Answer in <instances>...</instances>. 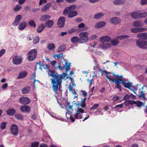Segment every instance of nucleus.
<instances>
[{
    "label": "nucleus",
    "mask_w": 147,
    "mask_h": 147,
    "mask_svg": "<svg viewBox=\"0 0 147 147\" xmlns=\"http://www.w3.org/2000/svg\"><path fill=\"white\" fill-rule=\"evenodd\" d=\"M70 63L67 62L65 63V65L63 67L58 65L57 68L60 70H63L65 69L66 71V73H63L60 74L54 70L49 69L48 70V75L52 77L51 79V81L52 84V87L53 91L57 92L58 88L59 89L62 83V80L67 76V73L70 69Z\"/></svg>",
    "instance_id": "f257e3e1"
},
{
    "label": "nucleus",
    "mask_w": 147,
    "mask_h": 147,
    "mask_svg": "<svg viewBox=\"0 0 147 147\" xmlns=\"http://www.w3.org/2000/svg\"><path fill=\"white\" fill-rule=\"evenodd\" d=\"M37 51L36 49H34L31 50L28 53V59L32 61L35 59L37 55Z\"/></svg>",
    "instance_id": "f03ea898"
},
{
    "label": "nucleus",
    "mask_w": 147,
    "mask_h": 147,
    "mask_svg": "<svg viewBox=\"0 0 147 147\" xmlns=\"http://www.w3.org/2000/svg\"><path fill=\"white\" fill-rule=\"evenodd\" d=\"M136 44L139 48L142 49H147V41L139 39L136 41Z\"/></svg>",
    "instance_id": "7ed1b4c3"
},
{
    "label": "nucleus",
    "mask_w": 147,
    "mask_h": 147,
    "mask_svg": "<svg viewBox=\"0 0 147 147\" xmlns=\"http://www.w3.org/2000/svg\"><path fill=\"white\" fill-rule=\"evenodd\" d=\"M76 113L74 115V117L77 119H80L83 118V115L80 113H83L84 112V109L80 108L78 107L76 109Z\"/></svg>",
    "instance_id": "20e7f679"
},
{
    "label": "nucleus",
    "mask_w": 147,
    "mask_h": 147,
    "mask_svg": "<svg viewBox=\"0 0 147 147\" xmlns=\"http://www.w3.org/2000/svg\"><path fill=\"white\" fill-rule=\"evenodd\" d=\"M23 58L21 55H17L13 57L12 61L13 63L16 65H20L22 63Z\"/></svg>",
    "instance_id": "39448f33"
},
{
    "label": "nucleus",
    "mask_w": 147,
    "mask_h": 147,
    "mask_svg": "<svg viewBox=\"0 0 147 147\" xmlns=\"http://www.w3.org/2000/svg\"><path fill=\"white\" fill-rule=\"evenodd\" d=\"M10 131L12 135L15 136H17L18 133V126L15 124H12L10 127Z\"/></svg>",
    "instance_id": "423d86ee"
},
{
    "label": "nucleus",
    "mask_w": 147,
    "mask_h": 147,
    "mask_svg": "<svg viewBox=\"0 0 147 147\" xmlns=\"http://www.w3.org/2000/svg\"><path fill=\"white\" fill-rule=\"evenodd\" d=\"M88 33L87 32H83L81 33L79 36L81 37L80 38L82 43L87 42L88 40Z\"/></svg>",
    "instance_id": "0eeeda50"
},
{
    "label": "nucleus",
    "mask_w": 147,
    "mask_h": 147,
    "mask_svg": "<svg viewBox=\"0 0 147 147\" xmlns=\"http://www.w3.org/2000/svg\"><path fill=\"white\" fill-rule=\"evenodd\" d=\"M86 98L85 97L83 99H82L80 101V104L79 103H76V102L74 101L73 102V105H76L77 106V108L78 107L80 106L82 108H85L86 106Z\"/></svg>",
    "instance_id": "6e6552de"
},
{
    "label": "nucleus",
    "mask_w": 147,
    "mask_h": 147,
    "mask_svg": "<svg viewBox=\"0 0 147 147\" xmlns=\"http://www.w3.org/2000/svg\"><path fill=\"white\" fill-rule=\"evenodd\" d=\"M65 17L63 16L60 17L57 23L58 26L60 28H63L65 25Z\"/></svg>",
    "instance_id": "1a4fd4ad"
},
{
    "label": "nucleus",
    "mask_w": 147,
    "mask_h": 147,
    "mask_svg": "<svg viewBox=\"0 0 147 147\" xmlns=\"http://www.w3.org/2000/svg\"><path fill=\"white\" fill-rule=\"evenodd\" d=\"M19 101L21 104L24 105H27L30 103V100L27 97H22L20 98Z\"/></svg>",
    "instance_id": "9d476101"
},
{
    "label": "nucleus",
    "mask_w": 147,
    "mask_h": 147,
    "mask_svg": "<svg viewBox=\"0 0 147 147\" xmlns=\"http://www.w3.org/2000/svg\"><path fill=\"white\" fill-rule=\"evenodd\" d=\"M75 7V6L74 5H71L66 7L64 11L63 14L64 15L69 14V13H70L74 10Z\"/></svg>",
    "instance_id": "9b49d317"
},
{
    "label": "nucleus",
    "mask_w": 147,
    "mask_h": 147,
    "mask_svg": "<svg viewBox=\"0 0 147 147\" xmlns=\"http://www.w3.org/2000/svg\"><path fill=\"white\" fill-rule=\"evenodd\" d=\"M121 21V19L119 18L114 17L112 18L110 20L111 23L114 24H117Z\"/></svg>",
    "instance_id": "f8f14e48"
},
{
    "label": "nucleus",
    "mask_w": 147,
    "mask_h": 147,
    "mask_svg": "<svg viewBox=\"0 0 147 147\" xmlns=\"http://www.w3.org/2000/svg\"><path fill=\"white\" fill-rule=\"evenodd\" d=\"M20 110L23 113H29L31 109L29 106L24 105L21 106L20 107Z\"/></svg>",
    "instance_id": "ddd939ff"
},
{
    "label": "nucleus",
    "mask_w": 147,
    "mask_h": 147,
    "mask_svg": "<svg viewBox=\"0 0 147 147\" xmlns=\"http://www.w3.org/2000/svg\"><path fill=\"white\" fill-rule=\"evenodd\" d=\"M22 19V16L21 15L17 16L15 18V20L12 24V25L14 26H17L19 23L20 22Z\"/></svg>",
    "instance_id": "4468645a"
},
{
    "label": "nucleus",
    "mask_w": 147,
    "mask_h": 147,
    "mask_svg": "<svg viewBox=\"0 0 147 147\" xmlns=\"http://www.w3.org/2000/svg\"><path fill=\"white\" fill-rule=\"evenodd\" d=\"M112 76L111 78H110L109 76H106V78L108 79L109 81H112L113 82V79H115V80H116L117 79L119 78V76L118 75H115L113 73H112Z\"/></svg>",
    "instance_id": "2eb2a0df"
},
{
    "label": "nucleus",
    "mask_w": 147,
    "mask_h": 147,
    "mask_svg": "<svg viewBox=\"0 0 147 147\" xmlns=\"http://www.w3.org/2000/svg\"><path fill=\"white\" fill-rule=\"evenodd\" d=\"M145 30L144 28H133L131 29V31L132 33H137L144 31Z\"/></svg>",
    "instance_id": "dca6fc26"
},
{
    "label": "nucleus",
    "mask_w": 147,
    "mask_h": 147,
    "mask_svg": "<svg viewBox=\"0 0 147 147\" xmlns=\"http://www.w3.org/2000/svg\"><path fill=\"white\" fill-rule=\"evenodd\" d=\"M140 12L138 11L133 12L131 13V17L135 19L140 18Z\"/></svg>",
    "instance_id": "f3484780"
},
{
    "label": "nucleus",
    "mask_w": 147,
    "mask_h": 147,
    "mask_svg": "<svg viewBox=\"0 0 147 147\" xmlns=\"http://www.w3.org/2000/svg\"><path fill=\"white\" fill-rule=\"evenodd\" d=\"M106 24V23L105 22L103 21L100 22L96 23L94 26V27L96 28H100L105 26Z\"/></svg>",
    "instance_id": "a211bd4d"
},
{
    "label": "nucleus",
    "mask_w": 147,
    "mask_h": 147,
    "mask_svg": "<svg viewBox=\"0 0 147 147\" xmlns=\"http://www.w3.org/2000/svg\"><path fill=\"white\" fill-rule=\"evenodd\" d=\"M138 38L147 39V33H142L138 34L137 36Z\"/></svg>",
    "instance_id": "6ab92c4d"
},
{
    "label": "nucleus",
    "mask_w": 147,
    "mask_h": 147,
    "mask_svg": "<svg viewBox=\"0 0 147 147\" xmlns=\"http://www.w3.org/2000/svg\"><path fill=\"white\" fill-rule=\"evenodd\" d=\"M16 113V110L13 108L10 109L7 111V114L10 116H13Z\"/></svg>",
    "instance_id": "aec40b11"
},
{
    "label": "nucleus",
    "mask_w": 147,
    "mask_h": 147,
    "mask_svg": "<svg viewBox=\"0 0 147 147\" xmlns=\"http://www.w3.org/2000/svg\"><path fill=\"white\" fill-rule=\"evenodd\" d=\"M30 87L29 86H26L24 87L22 90V94H25L28 93L30 91Z\"/></svg>",
    "instance_id": "412c9836"
},
{
    "label": "nucleus",
    "mask_w": 147,
    "mask_h": 147,
    "mask_svg": "<svg viewBox=\"0 0 147 147\" xmlns=\"http://www.w3.org/2000/svg\"><path fill=\"white\" fill-rule=\"evenodd\" d=\"M71 41L72 43L74 44H76L78 42H81L80 38V39L77 36H74L72 37L71 39Z\"/></svg>",
    "instance_id": "4be33fe9"
},
{
    "label": "nucleus",
    "mask_w": 147,
    "mask_h": 147,
    "mask_svg": "<svg viewBox=\"0 0 147 147\" xmlns=\"http://www.w3.org/2000/svg\"><path fill=\"white\" fill-rule=\"evenodd\" d=\"M51 3H48L42 7L41 9V11L43 12L46 11L47 9H49L50 8L51 6Z\"/></svg>",
    "instance_id": "5701e85b"
},
{
    "label": "nucleus",
    "mask_w": 147,
    "mask_h": 147,
    "mask_svg": "<svg viewBox=\"0 0 147 147\" xmlns=\"http://www.w3.org/2000/svg\"><path fill=\"white\" fill-rule=\"evenodd\" d=\"M27 75V72L26 71H23L20 72L18 77V79H20L25 77Z\"/></svg>",
    "instance_id": "b1692460"
},
{
    "label": "nucleus",
    "mask_w": 147,
    "mask_h": 147,
    "mask_svg": "<svg viewBox=\"0 0 147 147\" xmlns=\"http://www.w3.org/2000/svg\"><path fill=\"white\" fill-rule=\"evenodd\" d=\"M66 48V47L65 45H60L58 49L56 50V51L57 53L61 52L64 50Z\"/></svg>",
    "instance_id": "393cba45"
},
{
    "label": "nucleus",
    "mask_w": 147,
    "mask_h": 147,
    "mask_svg": "<svg viewBox=\"0 0 147 147\" xmlns=\"http://www.w3.org/2000/svg\"><path fill=\"white\" fill-rule=\"evenodd\" d=\"M26 27V22H21L18 26V28L20 30H24Z\"/></svg>",
    "instance_id": "a878e982"
},
{
    "label": "nucleus",
    "mask_w": 147,
    "mask_h": 147,
    "mask_svg": "<svg viewBox=\"0 0 147 147\" xmlns=\"http://www.w3.org/2000/svg\"><path fill=\"white\" fill-rule=\"evenodd\" d=\"M111 38L108 36H106L104 37H102L100 38V41L101 42H108L111 40Z\"/></svg>",
    "instance_id": "bb28decb"
},
{
    "label": "nucleus",
    "mask_w": 147,
    "mask_h": 147,
    "mask_svg": "<svg viewBox=\"0 0 147 147\" xmlns=\"http://www.w3.org/2000/svg\"><path fill=\"white\" fill-rule=\"evenodd\" d=\"M104 14L102 13H96L94 16V18L95 19H98L102 18Z\"/></svg>",
    "instance_id": "cd10ccee"
},
{
    "label": "nucleus",
    "mask_w": 147,
    "mask_h": 147,
    "mask_svg": "<svg viewBox=\"0 0 147 147\" xmlns=\"http://www.w3.org/2000/svg\"><path fill=\"white\" fill-rule=\"evenodd\" d=\"M45 26L44 24H42L38 26L37 29V32L38 33L41 32L45 29Z\"/></svg>",
    "instance_id": "c85d7f7f"
},
{
    "label": "nucleus",
    "mask_w": 147,
    "mask_h": 147,
    "mask_svg": "<svg viewBox=\"0 0 147 147\" xmlns=\"http://www.w3.org/2000/svg\"><path fill=\"white\" fill-rule=\"evenodd\" d=\"M45 24L48 27L51 28L54 24V22L52 20H48L46 22Z\"/></svg>",
    "instance_id": "c756f323"
},
{
    "label": "nucleus",
    "mask_w": 147,
    "mask_h": 147,
    "mask_svg": "<svg viewBox=\"0 0 147 147\" xmlns=\"http://www.w3.org/2000/svg\"><path fill=\"white\" fill-rule=\"evenodd\" d=\"M133 26L135 27H140L142 26L143 24L141 21H136L134 22Z\"/></svg>",
    "instance_id": "7c9ffc66"
},
{
    "label": "nucleus",
    "mask_w": 147,
    "mask_h": 147,
    "mask_svg": "<svg viewBox=\"0 0 147 147\" xmlns=\"http://www.w3.org/2000/svg\"><path fill=\"white\" fill-rule=\"evenodd\" d=\"M125 0H115L113 3L115 5H121L125 3Z\"/></svg>",
    "instance_id": "2f4dec72"
},
{
    "label": "nucleus",
    "mask_w": 147,
    "mask_h": 147,
    "mask_svg": "<svg viewBox=\"0 0 147 147\" xmlns=\"http://www.w3.org/2000/svg\"><path fill=\"white\" fill-rule=\"evenodd\" d=\"M111 46V44L109 43H104L103 45L101 46V47L103 49H105L110 48Z\"/></svg>",
    "instance_id": "473e14b6"
},
{
    "label": "nucleus",
    "mask_w": 147,
    "mask_h": 147,
    "mask_svg": "<svg viewBox=\"0 0 147 147\" xmlns=\"http://www.w3.org/2000/svg\"><path fill=\"white\" fill-rule=\"evenodd\" d=\"M15 117L18 120H22L24 119L23 116L19 113H17L15 115Z\"/></svg>",
    "instance_id": "72a5a7b5"
},
{
    "label": "nucleus",
    "mask_w": 147,
    "mask_h": 147,
    "mask_svg": "<svg viewBox=\"0 0 147 147\" xmlns=\"http://www.w3.org/2000/svg\"><path fill=\"white\" fill-rule=\"evenodd\" d=\"M77 14V12L75 11H73L68 15V17L69 18H73Z\"/></svg>",
    "instance_id": "f704fd0d"
},
{
    "label": "nucleus",
    "mask_w": 147,
    "mask_h": 147,
    "mask_svg": "<svg viewBox=\"0 0 147 147\" xmlns=\"http://www.w3.org/2000/svg\"><path fill=\"white\" fill-rule=\"evenodd\" d=\"M50 18V17L49 15H46L42 16L40 19V20L43 21H45L47 20V19H49Z\"/></svg>",
    "instance_id": "c9c22d12"
},
{
    "label": "nucleus",
    "mask_w": 147,
    "mask_h": 147,
    "mask_svg": "<svg viewBox=\"0 0 147 147\" xmlns=\"http://www.w3.org/2000/svg\"><path fill=\"white\" fill-rule=\"evenodd\" d=\"M123 80L122 79H120V78H119L117 79L116 80H115V79L113 80V82L115 83V84L116 85H120L121 82L122 83V81H123Z\"/></svg>",
    "instance_id": "e433bc0d"
},
{
    "label": "nucleus",
    "mask_w": 147,
    "mask_h": 147,
    "mask_svg": "<svg viewBox=\"0 0 147 147\" xmlns=\"http://www.w3.org/2000/svg\"><path fill=\"white\" fill-rule=\"evenodd\" d=\"M122 84L124 87L127 88H129L130 87H133V86L130 84L129 82L126 83L125 82V81L124 80L122 81Z\"/></svg>",
    "instance_id": "4c0bfd02"
},
{
    "label": "nucleus",
    "mask_w": 147,
    "mask_h": 147,
    "mask_svg": "<svg viewBox=\"0 0 147 147\" xmlns=\"http://www.w3.org/2000/svg\"><path fill=\"white\" fill-rule=\"evenodd\" d=\"M116 38L115 39L112 40L111 41V44L113 46L117 45L119 42V41Z\"/></svg>",
    "instance_id": "58836bf2"
},
{
    "label": "nucleus",
    "mask_w": 147,
    "mask_h": 147,
    "mask_svg": "<svg viewBox=\"0 0 147 147\" xmlns=\"http://www.w3.org/2000/svg\"><path fill=\"white\" fill-rule=\"evenodd\" d=\"M55 45L53 43H50L48 44L47 48L49 50H52L55 48Z\"/></svg>",
    "instance_id": "ea45409f"
},
{
    "label": "nucleus",
    "mask_w": 147,
    "mask_h": 147,
    "mask_svg": "<svg viewBox=\"0 0 147 147\" xmlns=\"http://www.w3.org/2000/svg\"><path fill=\"white\" fill-rule=\"evenodd\" d=\"M129 37V36L127 35H123L118 36L116 37V38L117 39H119L121 40L128 38Z\"/></svg>",
    "instance_id": "a19ab883"
},
{
    "label": "nucleus",
    "mask_w": 147,
    "mask_h": 147,
    "mask_svg": "<svg viewBox=\"0 0 147 147\" xmlns=\"http://www.w3.org/2000/svg\"><path fill=\"white\" fill-rule=\"evenodd\" d=\"M140 18H146L147 17V13L146 12H140Z\"/></svg>",
    "instance_id": "79ce46f5"
},
{
    "label": "nucleus",
    "mask_w": 147,
    "mask_h": 147,
    "mask_svg": "<svg viewBox=\"0 0 147 147\" xmlns=\"http://www.w3.org/2000/svg\"><path fill=\"white\" fill-rule=\"evenodd\" d=\"M29 25L34 28H35L36 26V24L34 21L33 20H31L28 22Z\"/></svg>",
    "instance_id": "37998d69"
},
{
    "label": "nucleus",
    "mask_w": 147,
    "mask_h": 147,
    "mask_svg": "<svg viewBox=\"0 0 147 147\" xmlns=\"http://www.w3.org/2000/svg\"><path fill=\"white\" fill-rule=\"evenodd\" d=\"M39 144L38 142H33L31 145V147H38Z\"/></svg>",
    "instance_id": "c03bdc74"
},
{
    "label": "nucleus",
    "mask_w": 147,
    "mask_h": 147,
    "mask_svg": "<svg viewBox=\"0 0 147 147\" xmlns=\"http://www.w3.org/2000/svg\"><path fill=\"white\" fill-rule=\"evenodd\" d=\"M22 8V6L19 5H17L14 8L13 10L15 11H19Z\"/></svg>",
    "instance_id": "a18cd8bd"
},
{
    "label": "nucleus",
    "mask_w": 147,
    "mask_h": 147,
    "mask_svg": "<svg viewBox=\"0 0 147 147\" xmlns=\"http://www.w3.org/2000/svg\"><path fill=\"white\" fill-rule=\"evenodd\" d=\"M99 106V105L98 104H95L93 106L90 108V110H94L96 109Z\"/></svg>",
    "instance_id": "49530a36"
},
{
    "label": "nucleus",
    "mask_w": 147,
    "mask_h": 147,
    "mask_svg": "<svg viewBox=\"0 0 147 147\" xmlns=\"http://www.w3.org/2000/svg\"><path fill=\"white\" fill-rule=\"evenodd\" d=\"M39 38L38 36H36L34 38L33 40V43L34 44H36L39 42Z\"/></svg>",
    "instance_id": "de8ad7c7"
},
{
    "label": "nucleus",
    "mask_w": 147,
    "mask_h": 147,
    "mask_svg": "<svg viewBox=\"0 0 147 147\" xmlns=\"http://www.w3.org/2000/svg\"><path fill=\"white\" fill-rule=\"evenodd\" d=\"M144 92L143 91H141L140 94L139 95V97L142 98L144 100L146 99V98L144 94Z\"/></svg>",
    "instance_id": "09e8293b"
},
{
    "label": "nucleus",
    "mask_w": 147,
    "mask_h": 147,
    "mask_svg": "<svg viewBox=\"0 0 147 147\" xmlns=\"http://www.w3.org/2000/svg\"><path fill=\"white\" fill-rule=\"evenodd\" d=\"M100 71L101 72V76L103 75V73H104L105 74L106 76H109L108 74H109V72L106 70H102L101 69H100Z\"/></svg>",
    "instance_id": "8fccbe9b"
},
{
    "label": "nucleus",
    "mask_w": 147,
    "mask_h": 147,
    "mask_svg": "<svg viewBox=\"0 0 147 147\" xmlns=\"http://www.w3.org/2000/svg\"><path fill=\"white\" fill-rule=\"evenodd\" d=\"M6 122H3L1 123L0 124L1 128L2 129H5L6 127Z\"/></svg>",
    "instance_id": "3c124183"
},
{
    "label": "nucleus",
    "mask_w": 147,
    "mask_h": 147,
    "mask_svg": "<svg viewBox=\"0 0 147 147\" xmlns=\"http://www.w3.org/2000/svg\"><path fill=\"white\" fill-rule=\"evenodd\" d=\"M136 106L138 107H140L143 105V103L142 102L138 101H136Z\"/></svg>",
    "instance_id": "603ef678"
},
{
    "label": "nucleus",
    "mask_w": 147,
    "mask_h": 147,
    "mask_svg": "<svg viewBox=\"0 0 147 147\" xmlns=\"http://www.w3.org/2000/svg\"><path fill=\"white\" fill-rule=\"evenodd\" d=\"M34 38V35L33 34H31L30 35H28L27 36V39L29 40H32Z\"/></svg>",
    "instance_id": "864d4df0"
},
{
    "label": "nucleus",
    "mask_w": 147,
    "mask_h": 147,
    "mask_svg": "<svg viewBox=\"0 0 147 147\" xmlns=\"http://www.w3.org/2000/svg\"><path fill=\"white\" fill-rule=\"evenodd\" d=\"M123 103H122L121 104L116 105L114 107V109H116L119 107L121 109H122L123 108Z\"/></svg>",
    "instance_id": "5fc2aeb1"
},
{
    "label": "nucleus",
    "mask_w": 147,
    "mask_h": 147,
    "mask_svg": "<svg viewBox=\"0 0 147 147\" xmlns=\"http://www.w3.org/2000/svg\"><path fill=\"white\" fill-rule=\"evenodd\" d=\"M77 30L73 28L70 30L68 31V33L70 34H71L74 32H77Z\"/></svg>",
    "instance_id": "6e6d98bb"
},
{
    "label": "nucleus",
    "mask_w": 147,
    "mask_h": 147,
    "mask_svg": "<svg viewBox=\"0 0 147 147\" xmlns=\"http://www.w3.org/2000/svg\"><path fill=\"white\" fill-rule=\"evenodd\" d=\"M63 53H61L59 54H56L54 55L53 57L56 58V57L57 59H59L60 57H63Z\"/></svg>",
    "instance_id": "4d7b16f0"
},
{
    "label": "nucleus",
    "mask_w": 147,
    "mask_h": 147,
    "mask_svg": "<svg viewBox=\"0 0 147 147\" xmlns=\"http://www.w3.org/2000/svg\"><path fill=\"white\" fill-rule=\"evenodd\" d=\"M130 98V96L128 94H126L125 96L123 97V100H129Z\"/></svg>",
    "instance_id": "13d9d810"
},
{
    "label": "nucleus",
    "mask_w": 147,
    "mask_h": 147,
    "mask_svg": "<svg viewBox=\"0 0 147 147\" xmlns=\"http://www.w3.org/2000/svg\"><path fill=\"white\" fill-rule=\"evenodd\" d=\"M5 50L4 49L0 51V57L2 56L5 53Z\"/></svg>",
    "instance_id": "bf43d9fd"
},
{
    "label": "nucleus",
    "mask_w": 147,
    "mask_h": 147,
    "mask_svg": "<svg viewBox=\"0 0 147 147\" xmlns=\"http://www.w3.org/2000/svg\"><path fill=\"white\" fill-rule=\"evenodd\" d=\"M47 3V0H40L39 4L40 5H41L43 3Z\"/></svg>",
    "instance_id": "052dcab7"
},
{
    "label": "nucleus",
    "mask_w": 147,
    "mask_h": 147,
    "mask_svg": "<svg viewBox=\"0 0 147 147\" xmlns=\"http://www.w3.org/2000/svg\"><path fill=\"white\" fill-rule=\"evenodd\" d=\"M141 4L142 5H144L147 4V0H141Z\"/></svg>",
    "instance_id": "680f3d73"
},
{
    "label": "nucleus",
    "mask_w": 147,
    "mask_h": 147,
    "mask_svg": "<svg viewBox=\"0 0 147 147\" xmlns=\"http://www.w3.org/2000/svg\"><path fill=\"white\" fill-rule=\"evenodd\" d=\"M129 102V105H132L133 104H136V101L134 100H128Z\"/></svg>",
    "instance_id": "e2e57ef3"
},
{
    "label": "nucleus",
    "mask_w": 147,
    "mask_h": 147,
    "mask_svg": "<svg viewBox=\"0 0 147 147\" xmlns=\"http://www.w3.org/2000/svg\"><path fill=\"white\" fill-rule=\"evenodd\" d=\"M100 0H89V2L91 3H94L99 1Z\"/></svg>",
    "instance_id": "0e129e2a"
},
{
    "label": "nucleus",
    "mask_w": 147,
    "mask_h": 147,
    "mask_svg": "<svg viewBox=\"0 0 147 147\" xmlns=\"http://www.w3.org/2000/svg\"><path fill=\"white\" fill-rule=\"evenodd\" d=\"M85 26V25L83 23H81L80 24L78 25V28H82L84 27Z\"/></svg>",
    "instance_id": "69168bd1"
},
{
    "label": "nucleus",
    "mask_w": 147,
    "mask_h": 147,
    "mask_svg": "<svg viewBox=\"0 0 147 147\" xmlns=\"http://www.w3.org/2000/svg\"><path fill=\"white\" fill-rule=\"evenodd\" d=\"M43 68L46 69H49V64H46L45 65H44L43 66Z\"/></svg>",
    "instance_id": "338daca9"
},
{
    "label": "nucleus",
    "mask_w": 147,
    "mask_h": 147,
    "mask_svg": "<svg viewBox=\"0 0 147 147\" xmlns=\"http://www.w3.org/2000/svg\"><path fill=\"white\" fill-rule=\"evenodd\" d=\"M40 147H48V146L45 143H43L40 145Z\"/></svg>",
    "instance_id": "774afa93"
}]
</instances>
